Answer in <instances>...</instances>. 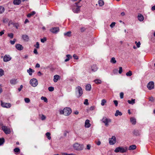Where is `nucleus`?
<instances>
[{
	"label": "nucleus",
	"mask_w": 155,
	"mask_h": 155,
	"mask_svg": "<svg viewBox=\"0 0 155 155\" xmlns=\"http://www.w3.org/2000/svg\"><path fill=\"white\" fill-rule=\"evenodd\" d=\"M71 112V110L70 107H66L64 108L63 110H60V113L65 116H68L70 114Z\"/></svg>",
	"instance_id": "obj_1"
},
{
	"label": "nucleus",
	"mask_w": 155,
	"mask_h": 155,
	"mask_svg": "<svg viewBox=\"0 0 155 155\" xmlns=\"http://www.w3.org/2000/svg\"><path fill=\"white\" fill-rule=\"evenodd\" d=\"M128 148L127 147H119L116 148L114 150V152L115 153H124L126 152Z\"/></svg>",
	"instance_id": "obj_2"
},
{
	"label": "nucleus",
	"mask_w": 155,
	"mask_h": 155,
	"mask_svg": "<svg viewBox=\"0 0 155 155\" xmlns=\"http://www.w3.org/2000/svg\"><path fill=\"white\" fill-rule=\"evenodd\" d=\"M81 0H79V1L75 3L76 5V7L72 9L73 12L74 13H79L80 11V8L82 6V5H78L79 3L81 1Z\"/></svg>",
	"instance_id": "obj_3"
},
{
	"label": "nucleus",
	"mask_w": 155,
	"mask_h": 155,
	"mask_svg": "<svg viewBox=\"0 0 155 155\" xmlns=\"http://www.w3.org/2000/svg\"><path fill=\"white\" fill-rule=\"evenodd\" d=\"M101 121L104 124L105 126L107 127L108 126L109 123L111 122V120L110 119L104 117H103Z\"/></svg>",
	"instance_id": "obj_4"
},
{
	"label": "nucleus",
	"mask_w": 155,
	"mask_h": 155,
	"mask_svg": "<svg viewBox=\"0 0 155 155\" xmlns=\"http://www.w3.org/2000/svg\"><path fill=\"white\" fill-rule=\"evenodd\" d=\"M73 147L75 150H82L83 148L82 145L78 143H75L73 145Z\"/></svg>",
	"instance_id": "obj_5"
},
{
	"label": "nucleus",
	"mask_w": 155,
	"mask_h": 155,
	"mask_svg": "<svg viewBox=\"0 0 155 155\" xmlns=\"http://www.w3.org/2000/svg\"><path fill=\"white\" fill-rule=\"evenodd\" d=\"M76 92L78 93L79 94L78 96V97H81L83 94V91L81 87L79 86H78L76 87L75 88Z\"/></svg>",
	"instance_id": "obj_6"
},
{
	"label": "nucleus",
	"mask_w": 155,
	"mask_h": 155,
	"mask_svg": "<svg viewBox=\"0 0 155 155\" xmlns=\"http://www.w3.org/2000/svg\"><path fill=\"white\" fill-rule=\"evenodd\" d=\"M30 83L32 86L35 87L38 85V81L36 79L33 78L30 80Z\"/></svg>",
	"instance_id": "obj_7"
},
{
	"label": "nucleus",
	"mask_w": 155,
	"mask_h": 155,
	"mask_svg": "<svg viewBox=\"0 0 155 155\" xmlns=\"http://www.w3.org/2000/svg\"><path fill=\"white\" fill-rule=\"evenodd\" d=\"M2 130L6 134H9L11 132V130L9 128L6 126H3L2 127Z\"/></svg>",
	"instance_id": "obj_8"
},
{
	"label": "nucleus",
	"mask_w": 155,
	"mask_h": 155,
	"mask_svg": "<svg viewBox=\"0 0 155 155\" xmlns=\"http://www.w3.org/2000/svg\"><path fill=\"white\" fill-rule=\"evenodd\" d=\"M116 142V138L115 136H112L111 138H110L109 139V143L110 145L114 144Z\"/></svg>",
	"instance_id": "obj_9"
},
{
	"label": "nucleus",
	"mask_w": 155,
	"mask_h": 155,
	"mask_svg": "<svg viewBox=\"0 0 155 155\" xmlns=\"http://www.w3.org/2000/svg\"><path fill=\"white\" fill-rule=\"evenodd\" d=\"M1 106L3 107L6 108H9L11 106V105L10 103H5L1 101Z\"/></svg>",
	"instance_id": "obj_10"
},
{
	"label": "nucleus",
	"mask_w": 155,
	"mask_h": 155,
	"mask_svg": "<svg viewBox=\"0 0 155 155\" xmlns=\"http://www.w3.org/2000/svg\"><path fill=\"white\" fill-rule=\"evenodd\" d=\"M147 87L150 90L153 89L154 88V83L153 81L150 82L147 84Z\"/></svg>",
	"instance_id": "obj_11"
},
{
	"label": "nucleus",
	"mask_w": 155,
	"mask_h": 155,
	"mask_svg": "<svg viewBox=\"0 0 155 155\" xmlns=\"http://www.w3.org/2000/svg\"><path fill=\"white\" fill-rule=\"evenodd\" d=\"M12 59L10 56L8 55H5L3 58V61L6 62L10 61Z\"/></svg>",
	"instance_id": "obj_12"
},
{
	"label": "nucleus",
	"mask_w": 155,
	"mask_h": 155,
	"mask_svg": "<svg viewBox=\"0 0 155 155\" xmlns=\"http://www.w3.org/2000/svg\"><path fill=\"white\" fill-rule=\"evenodd\" d=\"M15 48L18 50L21 51L23 49L22 46L20 44H17L15 45Z\"/></svg>",
	"instance_id": "obj_13"
},
{
	"label": "nucleus",
	"mask_w": 155,
	"mask_h": 155,
	"mask_svg": "<svg viewBox=\"0 0 155 155\" xmlns=\"http://www.w3.org/2000/svg\"><path fill=\"white\" fill-rule=\"evenodd\" d=\"M91 126V124L90 123V121L88 120H86L85 123V127L89 128Z\"/></svg>",
	"instance_id": "obj_14"
},
{
	"label": "nucleus",
	"mask_w": 155,
	"mask_h": 155,
	"mask_svg": "<svg viewBox=\"0 0 155 155\" xmlns=\"http://www.w3.org/2000/svg\"><path fill=\"white\" fill-rule=\"evenodd\" d=\"M97 69V67L96 65H93L91 67V70L93 72L96 71Z\"/></svg>",
	"instance_id": "obj_15"
},
{
	"label": "nucleus",
	"mask_w": 155,
	"mask_h": 155,
	"mask_svg": "<svg viewBox=\"0 0 155 155\" xmlns=\"http://www.w3.org/2000/svg\"><path fill=\"white\" fill-rule=\"evenodd\" d=\"M137 18L139 21H142L144 19V18L143 15L141 14L138 15Z\"/></svg>",
	"instance_id": "obj_16"
},
{
	"label": "nucleus",
	"mask_w": 155,
	"mask_h": 155,
	"mask_svg": "<svg viewBox=\"0 0 155 155\" xmlns=\"http://www.w3.org/2000/svg\"><path fill=\"white\" fill-rule=\"evenodd\" d=\"M50 31L54 33H56L58 31V28L57 27L53 28L50 29Z\"/></svg>",
	"instance_id": "obj_17"
},
{
	"label": "nucleus",
	"mask_w": 155,
	"mask_h": 155,
	"mask_svg": "<svg viewBox=\"0 0 155 155\" xmlns=\"http://www.w3.org/2000/svg\"><path fill=\"white\" fill-rule=\"evenodd\" d=\"M17 79H12L10 80V83L13 85H15L17 83Z\"/></svg>",
	"instance_id": "obj_18"
},
{
	"label": "nucleus",
	"mask_w": 155,
	"mask_h": 155,
	"mask_svg": "<svg viewBox=\"0 0 155 155\" xmlns=\"http://www.w3.org/2000/svg\"><path fill=\"white\" fill-rule=\"evenodd\" d=\"M137 147L135 145H132L130 146L129 147L128 150H133L136 149Z\"/></svg>",
	"instance_id": "obj_19"
},
{
	"label": "nucleus",
	"mask_w": 155,
	"mask_h": 155,
	"mask_svg": "<svg viewBox=\"0 0 155 155\" xmlns=\"http://www.w3.org/2000/svg\"><path fill=\"white\" fill-rule=\"evenodd\" d=\"M34 70L31 68H29L28 70H27V72L30 75H32V73L34 72Z\"/></svg>",
	"instance_id": "obj_20"
},
{
	"label": "nucleus",
	"mask_w": 155,
	"mask_h": 155,
	"mask_svg": "<svg viewBox=\"0 0 155 155\" xmlns=\"http://www.w3.org/2000/svg\"><path fill=\"white\" fill-rule=\"evenodd\" d=\"M21 2V0H14L13 4L15 5H19Z\"/></svg>",
	"instance_id": "obj_21"
},
{
	"label": "nucleus",
	"mask_w": 155,
	"mask_h": 155,
	"mask_svg": "<svg viewBox=\"0 0 155 155\" xmlns=\"http://www.w3.org/2000/svg\"><path fill=\"white\" fill-rule=\"evenodd\" d=\"M11 24L14 27L16 28V29H18V27L19 26V25L18 23H14L12 22Z\"/></svg>",
	"instance_id": "obj_22"
},
{
	"label": "nucleus",
	"mask_w": 155,
	"mask_h": 155,
	"mask_svg": "<svg viewBox=\"0 0 155 155\" xmlns=\"http://www.w3.org/2000/svg\"><path fill=\"white\" fill-rule=\"evenodd\" d=\"M66 57L67 58L65 60V62H67L69 60L72 58V56L70 54H67L66 55Z\"/></svg>",
	"instance_id": "obj_23"
},
{
	"label": "nucleus",
	"mask_w": 155,
	"mask_h": 155,
	"mask_svg": "<svg viewBox=\"0 0 155 155\" xmlns=\"http://www.w3.org/2000/svg\"><path fill=\"white\" fill-rule=\"evenodd\" d=\"M130 121L132 124H135L136 123V119L134 117H131L130 118Z\"/></svg>",
	"instance_id": "obj_24"
},
{
	"label": "nucleus",
	"mask_w": 155,
	"mask_h": 155,
	"mask_svg": "<svg viewBox=\"0 0 155 155\" xmlns=\"http://www.w3.org/2000/svg\"><path fill=\"white\" fill-rule=\"evenodd\" d=\"M122 114L121 112L119 111V110H117L115 114V116L117 117L118 115L121 116Z\"/></svg>",
	"instance_id": "obj_25"
},
{
	"label": "nucleus",
	"mask_w": 155,
	"mask_h": 155,
	"mask_svg": "<svg viewBox=\"0 0 155 155\" xmlns=\"http://www.w3.org/2000/svg\"><path fill=\"white\" fill-rule=\"evenodd\" d=\"M35 13L36 12L35 11H32L31 12V13L28 14L27 15V16L28 17L30 18L32 16L34 15Z\"/></svg>",
	"instance_id": "obj_26"
},
{
	"label": "nucleus",
	"mask_w": 155,
	"mask_h": 155,
	"mask_svg": "<svg viewBox=\"0 0 155 155\" xmlns=\"http://www.w3.org/2000/svg\"><path fill=\"white\" fill-rule=\"evenodd\" d=\"M91 89V86L90 84H88L86 86V90L87 91H90Z\"/></svg>",
	"instance_id": "obj_27"
},
{
	"label": "nucleus",
	"mask_w": 155,
	"mask_h": 155,
	"mask_svg": "<svg viewBox=\"0 0 155 155\" xmlns=\"http://www.w3.org/2000/svg\"><path fill=\"white\" fill-rule=\"evenodd\" d=\"M5 11V8L4 7L0 6V14H2Z\"/></svg>",
	"instance_id": "obj_28"
},
{
	"label": "nucleus",
	"mask_w": 155,
	"mask_h": 155,
	"mask_svg": "<svg viewBox=\"0 0 155 155\" xmlns=\"http://www.w3.org/2000/svg\"><path fill=\"white\" fill-rule=\"evenodd\" d=\"M95 83L97 84H100L101 83V80L99 79H96L94 81Z\"/></svg>",
	"instance_id": "obj_29"
},
{
	"label": "nucleus",
	"mask_w": 155,
	"mask_h": 155,
	"mask_svg": "<svg viewBox=\"0 0 155 155\" xmlns=\"http://www.w3.org/2000/svg\"><path fill=\"white\" fill-rule=\"evenodd\" d=\"M127 102L129 104H133L135 103V99H132L131 101L128 100L127 101Z\"/></svg>",
	"instance_id": "obj_30"
},
{
	"label": "nucleus",
	"mask_w": 155,
	"mask_h": 155,
	"mask_svg": "<svg viewBox=\"0 0 155 155\" xmlns=\"http://www.w3.org/2000/svg\"><path fill=\"white\" fill-rule=\"evenodd\" d=\"M110 62L113 64L116 63V61L115 60V58L114 57L112 58L110 60Z\"/></svg>",
	"instance_id": "obj_31"
},
{
	"label": "nucleus",
	"mask_w": 155,
	"mask_h": 155,
	"mask_svg": "<svg viewBox=\"0 0 155 155\" xmlns=\"http://www.w3.org/2000/svg\"><path fill=\"white\" fill-rule=\"evenodd\" d=\"M104 1L102 0H100L98 1V4L100 6H102L104 5Z\"/></svg>",
	"instance_id": "obj_32"
},
{
	"label": "nucleus",
	"mask_w": 155,
	"mask_h": 155,
	"mask_svg": "<svg viewBox=\"0 0 155 155\" xmlns=\"http://www.w3.org/2000/svg\"><path fill=\"white\" fill-rule=\"evenodd\" d=\"M58 80V75H56L54 76V81L56 82Z\"/></svg>",
	"instance_id": "obj_33"
},
{
	"label": "nucleus",
	"mask_w": 155,
	"mask_h": 155,
	"mask_svg": "<svg viewBox=\"0 0 155 155\" xmlns=\"http://www.w3.org/2000/svg\"><path fill=\"white\" fill-rule=\"evenodd\" d=\"M51 134L49 132H47L46 134V135L48 138V140H50L51 139V137L50 136Z\"/></svg>",
	"instance_id": "obj_34"
},
{
	"label": "nucleus",
	"mask_w": 155,
	"mask_h": 155,
	"mask_svg": "<svg viewBox=\"0 0 155 155\" xmlns=\"http://www.w3.org/2000/svg\"><path fill=\"white\" fill-rule=\"evenodd\" d=\"M106 102V101L105 99H103L101 101V104L102 106H104Z\"/></svg>",
	"instance_id": "obj_35"
},
{
	"label": "nucleus",
	"mask_w": 155,
	"mask_h": 155,
	"mask_svg": "<svg viewBox=\"0 0 155 155\" xmlns=\"http://www.w3.org/2000/svg\"><path fill=\"white\" fill-rule=\"evenodd\" d=\"M135 43L136 44L137 48H138L140 47V41H139L137 42V41H135Z\"/></svg>",
	"instance_id": "obj_36"
},
{
	"label": "nucleus",
	"mask_w": 155,
	"mask_h": 155,
	"mask_svg": "<svg viewBox=\"0 0 155 155\" xmlns=\"http://www.w3.org/2000/svg\"><path fill=\"white\" fill-rule=\"evenodd\" d=\"M4 74V71L2 69H0V77L2 76Z\"/></svg>",
	"instance_id": "obj_37"
},
{
	"label": "nucleus",
	"mask_w": 155,
	"mask_h": 155,
	"mask_svg": "<svg viewBox=\"0 0 155 155\" xmlns=\"http://www.w3.org/2000/svg\"><path fill=\"white\" fill-rule=\"evenodd\" d=\"M5 142V140L4 138H0V146L2 145Z\"/></svg>",
	"instance_id": "obj_38"
},
{
	"label": "nucleus",
	"mask_w": 155,
	"mask_h": 155,
	"mask_svg": "<svg viewBox=\"0 0 155 155\" xmlns=\"http://www.w3.org/2000/svg\"><path fill=\"white\" fill-rule=\"evenodd\" d=\"M132 75V73L131 71H129L128 72H127L126 74V75L127 76H130Z\"/></svg>",
	"instance_id": "obj_39"
},
{
	"label": "nucleus",
	"mask_w": 155,
	"mask_h": 155,
	"mask_svg": "<svg viewBox=\"0 0 155 155\" xmlns=\"http://www.w3.org/2000/svg\"><path fill=\"white\" fill-rule=\"evenodd\" d=\"M41 99L42 100H43L45 102H48L47 99L45 97L42 96L41 98Z\"/></svg>",
	"instance_id": "obj_40"
},
{
	"label": "nucleus",
	"mask_w": 155,
	"mask_h": 155,
	"mask_svg": "<svg viewBox=\"0 0 155 155\" xmlns=\"http://www.w3.org/2000/svg\"><path fill=\"white\" fill-rule=\"evenodd\" d=\"M64 35L65 36H70L71 35V32L70 31H68L66 33H64Z\"/></svg>",
	"instance_id": "obj_41"
},
{
	"label": "nucleus",
	"mask_w": 155,
	"mask_h": 155,
	"mask_svg": "<svg viewBox=\"0 0 155 155\" xmlns=\"http://www.w3.org/2000/svg\"><path fill=\"white\" fill-rule=\"evenodd\" d=\"M34 46L36 48H39V42H37L36 44L34 45Z\"/></svg>",
	"instance_id": "obj_42"
},
{
	"label": "nucleus",
	"mask_w": 155,
	"mask_h": 155,
	"mask_svg": "<svg viewBox=\"0 0 155 155\" xmlns=\"http://www.w3.org/2000/svg\"><path fill=\"white\" fill-rule=\"evenodd\" d=\"M25 101V103H28L30 102V100L29 98H25L24 99Z\"/></svg>",
	"instance_id": "obj_43"
},
{
	"label": "nucleus",
	"mask_w": 155,
	"mask_h": 155,
	"mask_svg": "<svg viewBox=\"0 0 155 155\" xmlns=\"http://www.w3.org/2000/svg\"><path fill=\"white\" fill-rule=\"evenodd\" d=\"M13 34L12 33H9L8 34V36L11 38H13Z\"/></svg>",
	"instance_id": "obj_44"
},
{
	"label": "nucleus",
	"mask_w": 155,
	"mask_h": 155,
	"mask_svg": "<svg viewBox=\"0 0 155 155\" xmlns=\"http://www.w3.org/2000/svg\"><path fill=\"white\" fill-rule=\"evenodd\" d=\"M14 150L15 152L18 153L20 151V150L18 148H16L14 149Z\"/></svg>",
	"instance_id": "obj_45"
},
{
	"label": "nucleus",
	"mask_w": 155,
	"mask_h": 155,
	"mask_svg": "<svg viewBox=\"0 0 155 155\" xmlns=\"http://www.w3.org/2000/svg\"><path fill=\"white\" fill-rule=\"evenodd\" d=\"M48 90L50 91H53L54 90V87H50L48 88Z\"/></svg>",
	"instance_id": "obj_46"
},
{
	"label": "nucleus",
	"mask_w": 155,
	"mask_h": 155,
	"mask_svg": "<svg viewBox=\"0 0 155 155\" xmlns=\"http://www.w3.org/2000/svg\"><path fill=\"white\" fill-rule=\"evenodd\" d=\"M22 39H29L28 36L26 35H23L22 36Z\"/></svg>",
	"instance_id": "obj_47"
},
{
	"label": "nucleus",
	"mask_w": 155,
	"mask_h": 155,
	"mask_svg": "<svg viewBox=\"0 0 155 155\" xmlns=\"http://www.w3.org/2000/svg\"><path fill=\"white\" fill-rule=\"evenodd\" d=\"M95 107L94 106H92L90 107V108L88 109V110L90 111L93 110L95 109Z\"/></svg>",
	"instance_id": "obj_48"
},
{
	"label": "nucleus",
	"mask_w": 155,
	"mask_h": 155,
	"mask_svg": "<svg viewBox=\"0 0 155 155\" xmlns=\"http://www.w3.org/2000/svg\"><path fill=\"white\" fill-rule=\"evenodd\" d=\"M116 24V23L115 22H113L112 23H111V24L110 25V27L111 28H113L114 26H115V25Z\"/></svg>",
	"instance_id": "obj_49"
},
{
	"label": "nucleus",
	"mask_w": 155,
	"mask_h": 155,
	"mask_svg": "<svg viewBox=\"0 0 155 155\" xmlns=\"http://www.w3.org/2000/svg\"><path fill=\"white\" fill-rule=\"evenodd\" d=\"M88 100L87 99H85V101L84 103V104L86 105H88Z\"/></svg>",
	"instance_id": "obj_50"
},
{
	"label": "nucleus",
	"mask_w": 155,
	"mask_h": 155,
	"mask_svg": "<svg viewBox=\"0 0 155 155\" xmlns=\"http://www.w3.org/2000/svg\"><path fill=\"white\" fill-rule=\"evenodd\" d=\"M118 70L117 69H115L113 71V73L114 74H116L117 73Z\"/></svg>",
	"instance_id": "obj_51"
},
{
	"label": "nucleus",
	"mask_w": 155,
	"mask_h": 155,
	"mask_svg": "<svg viewBox=\"0 0 155 155\" xmlns=\"http://www.w3.org/2000/svg\"><path fill=\"white\" fill-rule=\"evenodd\" d=\"M119 74H120L122 72V68L121 67H120L119 68Z\"/></svg>",
	"instance_id": "obj_52"
},
{
	"label": "nucleus",
	"mask_w": 155,
	"mask_h": 155,
	"mask_svg": "<svg viewBox=\"0 0 155 155\" xmlns=\"http://www.w3.org/2000/svg\"><path fill=\"white\" fill-rule=\"evenodd\" d=\"M41 120H44L46 119V117L44 115H42L41 117Z\"/></svg>",
	"instance_id": "obj_53"
},
{
	"label": "nucleus",
	"mask_w": 155,
	"mask_h": 155,
	"mask_svg": "<svg viewBox=\"0 0 155 155\" xmlns=\"http://www.w3.org/2000/svg\"><path fill=\"white\" fill-rule=\"evenodd\" d=\"M120 98L122 99L124 97V93L123 92H121L120 94Z\"/></svg>",
	"instance_id": "obj_54"
},
{
	"label": "nucleus",
	"mask_w": 155,
	"mask_h": 155,
	"mask_svg": "<svg viewBox=\"0 0 155 155\" xmlns=\"http://www.w3.org/2000/svg\"><path fill=\"white\" fill-rule=\"evenodd\" d=\"M73 57L74 58V59H78V57L75 54H74L73 55Z\"/></svg>",
	"instance_id": "obj_55"
},
{
	"label": "nucleus",
	"mask_w": 155,
	"mask_h": 155,
	"mask_svg": "<svg viewBox=\"0 0 155 155\" xmlns=\"http://www.w3.org/2000/svg\"><path fill=\"white\" fill-rule=\"evenodd\" d=\"M62 155H75L73 153L68 154L66 153H64L62 154Z\"/></svg>",
	"instance_id": "obj_56"
},
{
	"label": "nucleus",
	"mask_w": 155,
	"mask_h": 155,
	"mask_svg": "<svg viewBox=\"0 0 155 155\" xmlns=\"http://www.w3.org/2000/svg\"><path fill=\"white\" fill-rule=\"evenodd\" d=\"M114 102L116 106H117L118 105V102L117 100H114Z\"/></svg>",
	"instance_id": "obj_57"
},
{
	"label": "nucleus",
	"mask_w": 155,
	"mask_h": 155,
	"mask_svg": "<svg viewBox=\"0 0 155 155\" xmlns=\"http://www.w3.org/2000/svg\"><path fill=\"white\" fill-rule=\"evenodd\" d=\"M33 52L34 54H38V53L37 51V50L36 49H34V51H33Z\"/></svg>",
	"instance_id": "obj_58"
},
{
	"label": "nucleus",
	"mask_w": 155,
	"mask_h": 155,
	"mask_svg": "<svg viewBox=\"0 0 155 155\" xmlns=\"http://www.w3.org/2000/svg\"><path fill=\"white\" fill-rule=\"evenodd\" d=\"M91 145L89 144H87V149L88 150H90V148H91Z\"/></svg>",
	"instance_id": "obj_59"
},
{
	"label": "nucleus",
	"mask_w": 155,
	"mask_h": 155,
	"mask_svg": "<svg viewBox=\"0 0 155 155\" xmlns=\"http://www.w3.org/2000/svg\"><path fill=\"white\" fill-rule=\"evenodd\" d=\"M96 143L97 145L99 146L101 145V142L100 140H98L96 142Z\"/></svg>",
	"instance_id": "obj_60"
},
{
	"label": "nucleus",
	"mask_w": 155,
	"mask_h": 155,
	"mask_svg": "<svg viewBox=\"0 0 155 155\" xmlns=\"http://www.w3.org/2000/svg\"><path fill=\"white\" fill-rule=\"evenodd\" d=\"M81 31V32H83L85 31V29L84 28H82L80 29Z\"/></svg>",
	"instance_id": "obj_61"
},
{
	"label": "nucleus",
	"mask_w": 155,
	"mask_h": 155,
	"mask_svg": "<svg viewBox=\"0 0 155 155\" xmlns=\"http://www.w3.org/2000/svg\"><path fill=\"white\" fill-rule=\"evenodd\" d=\"M15 41H15V40H14V41H10V42L11 44L12 45H14L15 44Z\"/></svg>",
	"instance_id": "obj_62"
},
{
	"label": "nucleus",
	"mask_w": 155,
	"mask_h": 155,
	"mask_svg": "<svg viewBox=\"0 0 155 155\" xmlns=\"http://www.w3.org/2000/svg\"><path fill=\"white\" fill-rule=\"evenodd\" d=\"M138 131H134V134H135L136 135H138L139 134V133H138L137 132H138Z\"/></svg>",
	"instance_id": "obj_63"
},
{
	"label": "nucleus",
	"mask_w": 155,
	"mask_h": 155,
	"mask_svg": "<svg viewBox=\"0 0 155 155\" xmlns=\"http://www.w3.org/2000/svg\"><path fill=\"white\" fill-rule=\"evenodd\" d=\"M4 33V30L2 31H0V36H2Z\"/></svg>",
	"instance_id": "obj_64"
}]
</instances>
